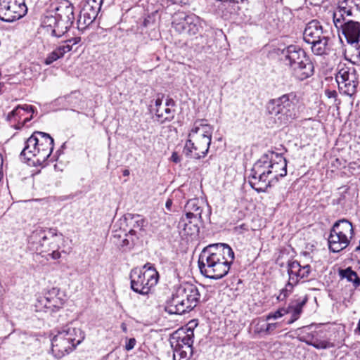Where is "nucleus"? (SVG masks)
I'll use <instances>...</instances> for the list:
<instances>
[{"mask_svg": "<svg viewBox=\"0 0 360 360\" xmlns=\"http://www.w3.org/2000/svg\"><path fill=\"white\" fill-rule=\"evenodd\" d=\"M285 314H287L285 308H280L276 311L269 314L266 317V320L276 319L282 317Z\"/></svg>", "mask_w": 360, "mask_h": 360, "instance_id": "ea45409f", "label": "nucleus"}, {"mask_svg": "<svg viewBox=\"0 0 360 360\" xmlns=\"http://www.w3.org/2000/svg\"><path fill=\"white\" fill-rule=\"evenodd\" d=\"M289 70L292 75L300 81L310 77L314 72V65L308 56H305V60H300Z\"/></svg>", "mask_w": 360, "mask_h": 360, "instance_id": "4be33fe9", "label": "nucleus"}, {"mask_svg": "<svg viewBox=\"0 0 360 360\" xmlns=\"http://www.w3.org/2000/svg\"><path fill=\"white\" fill-rule=\"evenodd\" d=\"M340 275L342 278H346L349 282H352L355 288L360 285V278L356 272L350 267L340 271Z\"/></svg>", "mask_w": 360, "mask_h": 360, "instance_id": "72a5a7b5", "label": "nucleus"}, {"mask_svg": "<svg viewBox=\"0 0 360 360\" xmlns=\"http://www.w3.org/2000/svg\"><path fill=\"white\" fill-rule=\"evenodd\" d=\"M307 300V297L301 301L297 300L295 304L289 305V307L285 309L287 314H291V319L288 321V324L294 323L300 318L302 311V307L306 304Z\"/></svg>", "mask_w": 360, "mask_h": 360, "instance_id": "2f4dec72", "label": "nucleus"}, {"mask_svg": "<svg viewBox=\"0 0 360 360\" xmlns=\"http://www.w3.org/2000/svg\"><path fill=\"white\" fill-rule=\"evenodd\" d=\"M200 202L198 198H193L188 200L185 205L186 217L188 219H198L202 220V208L200 205Z\"/></svg>", "mask_w": 360, "mask_h": 360, "instance_id": "cd10ccee", "label": "nucleus"}, {"mask_svg": "<svg viewBox=\"0 0 360 360\" xmlns=\"http://www.w3.org/2000/svg\"><path fill=\"white\" fill-rule=\"evenodd\" d=\"M180 298L185 303L187 312L193 309L200 302V294L198 287L193 284L184 283L177 288Z\"/></svg>", "mask_w": 360, "mask_h": 360, "instance_id": "2eb2a0df", "label": "nucleus"}, {"mask_svg": "<svg viewBox=\"0 0 360 360\" xmlns=\"http://www.w3.org/2000/svg\"><path fill=\"white\" fill-rule=\"evenodd\" d=\"M159 279L158 272L150 263H146L142 269H133L130 273L131 288L133 291L148 295L156 285Z\"/></svg>", "mask_w": 360, "mask_h": 360, "instance_id": "39448f33", "label": "nucleus"}, {"mask_svg": "<svg viewBox=\"0 0 360 360\" xmlns=\"http://www.w3.org/2000/svg\"><path fill=\"white\" fill-rule=\"evenodd\" d=\"M51 346L52 352L57 359H61L76 347V346L58 332L52 338Z\"/></svg>", "mask_w": 360, "mask_h": 360, "instance_id": "412c9836", "label": "nucleus"}, {"mask_svg": "<svg viewBox=\"0 0 360 360\" xmlns=\"http://www.w3.org/2000/svg\"><path fill=\"white\" fill-rule=\"evenodd\" d=\"M102 4L103 0H87L80 12L78 22L81 23V20L83 19V24L91 25L96 20Z\"/></svg>", "mask_w": 360, "mask_h": 360, "instance_id": "aec40b11", "label": "nucleus"}, {"mask_svg": "<svg viewBox=\"0 0 360 360\" xmlns=\"http://www.w3.org/2000/svg\"><path fill=\"white\" fill-rule=\"evenodd\" d=\"M171 160L175 163H179L181 161V159L177 154V153L174 152L171 156Z\"/></svg>", "mask_w": 360, "mask_h": 360, "instance_id": "de8ad7c7", "label": "nucleus"}, {"mask_svg": "<svg viewBox=\"0 0 360 360\" xmlns=\"http://www.w3.org/2000/svg\"><path fill=\"white\" fill-rule=\"evenodd\" d=\"M172 205V200L170 199H168L165 203V207L168 210H171V207Z\"/></svg>", "mask_w": 360, "mask_h": 360, "instance_id": "3c124183", "label": "nucleus"}, {"mask_svg": "<svg viewBox=\"0 0 360 360\" xmlns=\"http://www.w3.org/2000/svg\"><path fill=\"white\" fill-rule=\"evenodd\" d=\"M212 131L211 125L202 123V120L195 122L183 149L185 156L197 160L205 157L211 144Z\"/></svg>", "mask_w": 360, "mask_h": 360, "instance_id": "f03ea898", "label": "nucleus"}, {"mask_svg": "<svg viewBox=\"0 0 360 360\" xmlns=\"http://www.w3.org/2000/svg\"><path fill=\"white\" fill-rule=\"evenodd\" d=\"M62 335L65 337L75 346L79 345L84 339V333L79 328L73 326L72 324L66 325L58 330Z\"/></svg>", "mask_w": 360, "mask_h": 360, "instance_id": "393cba45", "label": "nucleus"}, {"mask_svg": "<svg viewBox=\"0 0 360 360\" xmlns=\"http://www.w3.org/2000/svg\"><path fill=\"white\" fill-rule=\"evenodd\" d=\"M56 14L60 20L73 24L75 20L74 6L69 1L61 2L56 8Z\"/></svg>", "mask_w": 360, "mask_h": 360, "instance_id": "bb28decb", "label": "nucleus"}, {"mask_svg": "<svg viewBox=\"0 0 360 360\" xmlns=\"http://www.w3.org/2000/svg\"><path fill=\"white\" fill-rule=\"evenodd\" d=\"M30 120H31V117L30 118H25L24 120V122H27L30 121Z\"/></svg>", "mask_w": 360, "mask_h": 360, "instance_id": "13d9d810", "label": "nucleus"}, {"mask_svg": "<svg viewBox=\"0 0 360 360\" xmlns=\"http://www.w3.org/2000/svg\"><path fill=\"white\" fill-rule=\"evenodd\" d=\"M37 138L39 140L37 162L41 164L51 155L53 150V139L45 132L37 131Z\"/></svg>", "mask_w": 360, "mask_h": 360, "instance_id": "f3484780", "label": "nucleus"}, {"mask_svg": "<svg viewBox=\"0 0 360 360\" xmlns=\"http://www.w3.org/2000/svg\"><path fill=\"white\" fill-rule=\"evenodd\" d=\"M234 258V252L228 244H210L199 255V269L205 277L218 280L227 275Z\"/></svg>", "mask_w": 360, "mask_h": 360, "instance_id": "f257e3e1", "label": "nucleus"}, {"mask_svg": "<svg viewBox=\"0 0 360 360\" xmlns=\"http://www.w3.org/2000/svg\"><path fill=\"white\" fill-rule=\"evenodd\" d=\"M124 233L122 231H115L112 236V240L114 244L119 245V242L124 238Z\"/></svg>", "mask_w": 360, "mask_h": 360, "instance_id": "a19ab883", "label": "nucleus"}, {"mask_svg": "<svg viewBox=\"0 0 360 360\" xmlns=\"http://www.w3.org/2000/svg\"><path fill=\"white\" fill-rule=\"evenodd\" d=\"M136 340L135 338H131L129 339H127L126 344H125V349L127 351H130L133 349L136 345Z\"/></svg>", "mask_w": 360, "mask_h": 360, "instance_id": "79ce46f5", "label": "nucleus"}, {"mask_svg": "<svg viewBox=\"0 0 360 360\" xmlns=\"http://www.w3.org/2000/svg\"><path fill=\"white\" fill-rule=\"evenodd\" d=\"M255 332H257V333L265 332V325L262 326L259 328H257L255 330Z\"/></svg>", "mask_w": 360, "mask_h": 360, "instance_id": "603ef678", "label": "nucleus"}, {"mask_svg": "<svg viewBox=\"0 0 360 360\" xmlns=\"http://www.w3.org/2000/svg\"><path fill=\"white\" fill-rule=\"evenodd\" d=\"M198 18L194 14L187 15L184 12L175 13L172 19V27L179 33L193 35L198 32Z\"/></svg>", "mask_w": 360, "mask_h": 360, "instance_id": "4468645a", "label": "nucleus"}, {"mask_svg": "<svg viewBox=\"0 0 360 360\" xmlns=\"http://www.w3.org/2000/svg\"><path fill=\"white\" fill-rule=\"evenodd\" d=\"M335 79L342 94L352 96L356 93L359 80L356 70L353 66L339 65Z\"/></svg>", "mask_w": 360, "mask_h": 360, "instance_id": "1a4fd4ad", "label": "nucleus"}, {"mask_svg": "<svg viewBox=\"0 0 360 360\" xmlns=\"http://www.w3.org/2000/svg\"><path fill=\"white\" fill-rule=\"evenodd\" d=\"M121 328L123 332L126 333L127 331V325L126 323H122L121 324Z\"/></svg>", "mask_w": 360, "mask_h": 360, "instance_id": "5fc2aeb1", "label": "nucleus"}, {"mask_svg": "<svg viewBox=\"0 0 360 360\" xmlns=\"http://www.w3.org/2000/svg\"><path fill=\"white\" fill-rule=\"evenodd\" d=\"M360 13V0H339L333 13L335 25L348 20L347 18H356Z\"/></svg>", "mask_w": 360, "mask_h": 360, "instance_id": "ddd939ff", "label": "nucleus"}, {"mask_svg": "<svg viewBox=\"0 0 360 360\" xmlns=\"http://www.w3.org/2000/svg\"><path fill=\"white\" fill-rule=\"evenodd\" d=\"M51 253L49 254V256L51 257L53 259H59L61 256L60 252H58V249L51 250Z\"/></svg>", "mask_w": 360, "mask_h": 360, "instance_id": "a18cd8bd", "label": "nucleus"}, {"mask_svg": "<svg viewBox=\"0 0 360 360\" xmlns=\"http://www.w3.org/2000/svg\"><path fill=\"white\" fill-rule=\"evenodd\" d=\"M126 219L128 221V226H130L129 234L135 236L136 238L143 236L145 232L144 228L148 224L145 218L139 214H129Z\"/></svg>", "mask_w": 360, "mask_h": 360, "instance_id": "5701e85b", "label": "nucleus"}, {"mask_svg": "<svg viewBox=\"0 0 360 360\" xmlns=\"http://www.w3.org/2000/svg\"><path fill=\"white\" fill-rule=\"evenodd\" d=\"M124 238L121 240L120 242H119V245H117V246H120L122 248H129L130 249L131 247H133L134 240L133 238H131V240H129L127 237L129 236L130 235L128 233H124Z\"/></svg>", "mask_w": 360, "mask_h": 360, "instance_id": "58836bf2", "label": "nucleus"}, {"mask_svg": "<svg viewBox=\"0 0 360 360\" xmlns=\"http://www.w3.org/2000/svg\"><path fill=\"white\" fill-rule=\"evenodd\" d=\"M27 12L25 0H0V19L13 22L22 18Z\"/></svg>", "mask_w": 360, "mask_h": 360, "instance_id": "f8f14e48", "label": "nucleus"}, {"mask_svg": "<svg viewBox=\"0 0 360 360\" xmlns=\"http://www.w3.org/2000/svg\"><path fill=\"white\" fill-rule=\"evenodd\" d=\"M22 111L33 112L34 108L33 106L29 105H25L23 106L18 105L8 115V117L10 119L11 117L21 116L22 115V114L21 113Z\"/></svg>", "mask_w": 360, "mask_h": 360, "instance_id": "e433bc0d", "label": "nucleus"}, {"mask_svg": "<svg viewBox=\"0 0 360 360\" xmlns=\"http://www.w3.org/2000/svg\"><path fill=\"white\" fill-rule=\"evenodd\" d=\"M155 115L158 118V121L163 124L171 122L174 117V110L169 108H165L164 112L160 108H157Z\"/></svg>", "mask_w": 360, "mask_h": 360, "instance_id": "c9c22d12", "label": "nucleus"}, {"mask_svg": "<svg viewBox=\"0 0 360 360\" xmlns=\"http://www.w3.org/2000/svg\"><path fill=\"white\" fill-rule=\"evenodd\" d=\"M175 105V102L172 98H168L166 100L165 105L166 108H169V106H174Z\"/></svg>", "mask_w": 360, "mask_h": 360, "instance_id": "09e8293b", "label": "nucleus"}, {"mask_svg": "<svg viewBox=\"0 0 360 360\" xmlns=\"http://www.w3.org/2000/svg\"><path fill=\"white\" fill-rule=\"evenodd\" d=\"M321 331H313L310 333H307L303 337V341L308 345L313 346L316 349H323L334 347V345L330 342L322 339Z\"/></svg>", "mask_w": 360, "mask_h": 360, "instance_id": "a878e982", "label": "nucleus"}, {"mask_svg": "<svg viewBox=\"0 0 360 360\" xmlns=\"http://www.w3.org/2000/svg\"><path fill=\"white\" fill-rule=\"evenodd\" d=\"M129 174V170H127V169L124 170V172H123V175L124 176H128Z\"/></svg>", "mask_w": 360, "mask_h": 360, "instance_id": "6e6d98bb", "label": "nucleus"}, {"mask_svg": "<svg viewBox=\"0 0 360 360\" xmlns=\"http://www.w3.org/2000/svg\"><path fill=\"white\" fill-rule=\"evenodd\" d=\"M176 336L173 338L176 339V343L174 347L188 346L193 347L194 332L191 328H188L186 330H181L176 333Z\"/></svg>", "mask_w": 360, "mask_h": 360, "instance_id": "c756f323", "label": "nucleus"}, {"mask_svg": "<svg viewBox=\"0 0 360 360\" xmlns=\"http://www.w3.org/2000/svg\"><path fill=\"white\" fill-rule=\"evenodd\" d=\"M72 50V45L62 44L56 47L52 52L49 53L44 60L46 65L52 64L57 60L62 58L66 53Z\"/></svg>", "mask_w": 360, "mask_h": 360, "instance_id": "7c9ffc66", "label": "nucleus"}, {"mask_svg": "<svg viewBox=\"0 0 360 360\" xmlns=\"http://www.w3.org/2000/svg\"><path fill=\"white\" fill-rule=\"evenodd\" d=\"M161 105H162V100L160 98H158L155 101V105L158 107V108H160Z\"/></svg>", "mask_w": 360, "mask_h": 360, "instance_id": "864d4df0", "label": "nucleus"}, {"mask_svg": "<svg viewBox=\"0 0 360 360\" xmlns=\"http://www.w3.org/2000/svg\"><path fill=\"white\" fill-rule=\"evenodd\" d=\"M335 26L338 30H341L347 43L355 47L352 57L354 63L360 64V23L356 20H348Z\"/></svg>", "mask_w": 360, "mask_h": 360, "instance_id": "9b49d317", "label": "nucleus"}, {"mask_svg": "<svg viewBox=\"0 0 360 360\" xmlns=\"http://www.w3.org/2000/svg\"><path fill=\"white\" fill-rule=\"evenodd\" d=\"M4 160L2 155L0 153V181L1 180L3 177V172H2V167H3Z\"/></svg>", "mask_w": 360, "mask_h": 360, "instance_id": "8fccbe9b", "label": "nucleus"}, {"mask_svg": "<svg viewBox=\"0 0 360 360\" xmlns=\"http://www.w3.org/2000/svg\"><path fill=\"white\" fill-rule=\"evenodd\" d=\"M311 273V266L309 264L301 266L300 262L294 260L288 263V274L289 279L285 288L281 290L278 300H283L292 291L294 286L299 283L301 279H307Z\"/></svg>", "mask_w": 360, "mask_h": 360, "instance_id": "6e6552de", "label": "nucleus"}, {"mask_svg": "<svg viewBox=\"0 0 360 360\" xmlns=\"http://www.w3.org/2000/svg\"><path fill=\"white\" fill-rule=\"evenodd\" d=\"M193 354V347L188 346L174 347V360H188Z\"/></svg>", "mask_w": 360, "mask_h": 360, "instance_id": "473e14b6", "label": "nucleus"}, {"mask_svg": "<svg viewBox=\"0 0 360 360\" xmlns=\"http://www.w3.org/2000/svg\"><path fill=\"white\" fill-rule=\"evenodd\" d=\"M307 56L302 48L296 45H290L281 51V59L290 69L300 60H305Z\"/></svg>", "mask_w": 360, "mask_h": 360, "instance_id": "6ab92c4d", "label": "nucleus"}, {"mask_svg": "<svg viewBox=\"0 0 360 360\" xmlns=\"http://www.w3.org/2000/svg\"><path fill=\"white\" fill-rule=\"evenodd\" d=\"M305 42L311 45V51L317 56L328 54L329 51V32L319 21L313 20L308 22L303 32Z\"/></svg>", "mask_w": 360, "mask_h": 360, "instance_id": "20e7f679", "label": "nucleus"}, {"mask_svg": "<svg viewBox=\"0 0 360 360\" xmlns=\"http://www.w3.org/2000/svg\"><path fill=\"white\" fill-rule=\"evenodd\" d=\"M37 131L34 132L25 142V146L20 153L21 157H24L27 160H31L32 157L37 158V150L39 140L37 138Z\"/></svg>", "mask_w": 360, "mask_h": 360, "instance_id": "c85d7f7f", "label": "nucleus"}, {"mask_svg": "<svg viewBox=\"0 0 360 360\" xmlns=\"http://www.w3.org/2000/svg\"><path fill=\"white\" fill-rule=\"evenodd\" d=\"M176 289L169 297L165 304V311L170 314H182L187 312L185 303L183 302Z\"/></svg>", "mask_w": 360, "mask_h": 360, "instance_id": "b1692460", "label": "nucleus"}, {"mask_svg": "<svg viewBox=\"0 0 360 360\" xmlns=\"http://www.w3.org/2000/svg\"><path fill=\"white\" fill-rule=\"evenodd\" d=\"M62 234H58L56 229H37L30 237L32 243L41 248V252H48L51 250L59 249V242Z\"/></svg>", "mask_w": 360, "mask_h": 360, "instance_id": "9d476101", "label": "nucleus"}, {"mask_svg": "<svg viewBox=\"0 0 360 360\" xmlns=\"http://www.w3.org/2000/svg\"><path fill=\"white\" fill-rule=\"evenodd\" d=\"M278 326V323H267L265 325V333L266 334L271 333Z\"/></svg>", "mask_w": 360, "mask_h": 360, "instance_id": "37998d69", "label": "nucleus"}, {"mask_svg": "<svg viewBox=\"0 0 360 360\" xmlns=\"http://www.w3.org/2000/svg\"><path fill=\"white\" fill-rule=\"evenodd\" d=\"M57 15H46L44 17L42 23L44 27L48 28L47 31H50L51 32V30L54 29L56 27V21H57Z\"/></svg>", "mask_w": 360, "mask_h": 360, "instance_id": "4c0bfd02", "label": "nucleus"}, {"mask_svg": "<svg viewBox=\"0 0 360 360\" xmlns=\"http://www.w3.org/2000/svg\"><path fill=\"white\" fill-rule=\"evenodd\" d=\"M270 169L273 184L278 181L279 178L284 177L287 174V160L281 155L275 152L269 151Z\"/></svg>", "mask_w": 360, "mask_h": 360, "instance_id": "dca6fc26", "label": "nucleus"}, {"mask_svg": "<svg viewBox=\"0 0 360 360\" xmlns=\"http://www.w3.org/2000/svg\"><path fill=\"white\" fill-rule=\"evenodd\" d=\"M183 226H184V229L186 234H189L188 231H186V226H188L186 223H184Z\"/></svg>", "mask_w": 360, "mask_h": 360, "instance_id": "4d7b16f0", "label": "nucleus"}, {"mask_svg": "<svg viewBox=\"0 0 360 360\" xmlns=\"http://www.w3.org/2000/svg\"><path fill=\"white\" fill-rule=\"evenodd\" d=\"M271 158L264 154L253 165L249 176V182L252 188L258 193L266 192L273 185L270 169Z\"/></svg>", "mask_w": 360, "mask_h": 360, "instance_id": "423d86ee", "label": "nucleus"}, {"mask_svg": "<svg viewBox=\"0 0 360 360\" xmlns=\"http://www.w3.org/2000/svg\"><path fill=\"white\" fill-rule=\"evenodd\" d=\"M325 94L329 98H335L337 96V92L334 90L331 91V90L327 89L325 91Z\"/></svg>", "mask_w": 360, "mask_h": 360, "instance_id": "49530a36", "label": "nucleus"}, {"mask_svg": "<svg viewBox=\"0 0 360 360\" xmlns=\"http://www.w3.org/2000/svg\"><path fill=\"white\" fill-rule=\"evenodd\" d=\"M80 40H81L80 37L72 38L68 40H66L65 41L64 44H70V45H72V46L73 45L78 44L80 41Z\"/></svg>", "mask_w": 360, "mask_h": 360, "instance_id": "c03bdc74", "label": "nucleus"}, {"mask_svg": "<svg viewBox=\"0 0 360 360\" xmlns=\"http://www.w3.org/2000/svg\"><path fill=\"white\" fill-rule=\"evenodd\" d=\"M353 235L354 229L350 221L345 219L337 221L332 226L328 238L329 250L333 252H339L345 249Z\"/></svg>", "mask_w": 360, "mask_h": 360, "instance_id": "0eeeda50", "label": "nucleus"}, {"mask_svg": "<svg viewBox=\"0 0 360 360\" xmlns=\"http://www.w3.org/2000/svg\"><path fill=\"white\" fill-rule=\"evenodd\" d=\"M39 307L44 308L45 311H55L61 308L65 303L64 300L60 297V290L52 288L38 300Z\"/></svg>", "mask_w": 360, "mask_h": 360, "instance_id": "a211bd4d", "label": "nucleus"}, {"mask_svg": "<svg viewBox=\"0 0 360 360\" xmlns=\"http://www.w3.org/2000/svg\"><path fill=\"white\" fill-rule=\"evenodd\" d=\"M72 25L67 22L65 20L57 18L56 27L51 30V35L56 37H60L63 35Z\"/></svg>", "mask_w": 360, "mask_h": 360, "instance_id": "f704fd0d", "label": "nucleus"}, {"mask_svg": "<svg viewBox=\"0 0 360 360\" xmlns=\"http://www.w3.org/2000/svg\"><path fill=\"white\" fill-rule=\"evenodd\" d=\"M298 99L294 93L284 94L278 98L270 101L267 110L274 116L280 124H287L297 117Z\"/></svg>", "mask_w": 360, "mask_h": 360, "instance_id": "7ed1b4c3", "label": "nucleus"}]
</instances>
